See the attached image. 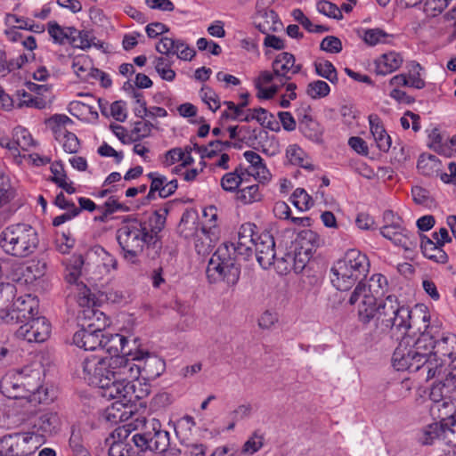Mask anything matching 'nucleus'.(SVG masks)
<instances>
[{
  "instance_id": "36",
  "label": "nucleus",
  "mask_w": 456,
  "mask_h": 456,
  "mask_svg": "<svg viewBox=\"0 0 456 456\" xmlns=\"http://www.w3.org/2000/svg\"><path fill=\"white\" fill-rule=\"evenodd\" d=\"M69 297L74 299L79 306L86 309H92L94 304V296L83 282L76 283V286L69 287Z\"/></svg>"
},
{
  "instance_id": "25",
  "label": "nucleus",
  "mask_w": 456,
  "mask_h": 456,
  "mask_svg": "<svg viewBox=\"0 0 456 456\" xmlns=\"http://www.w3.org/2000/svg\"><path fill=\"white\" fill-rule=\"evenodd\" d=\"M248 170L242 165H238L221 177L220 186L225 192L237 193L240 185L248 181Z\"/></svg>"
},
{
  "instance_id": "48",
  "label": "nucleus",
  "mask_w": 456,
  "mask_h": 456,
  "mask_svg": "<svg viewBox=\"0 0 456 456\" xmlns=\"http://www.w3.org/2000/svg\"><path fill=\"white\" fill-rule=\"evenodd\" d=\"M18 106L20 108H36L38 110L45 109L47 105V101L42 96H35L33 93L27 92L23 89L17 91Z\"/></svg>"
},
{
  "instance_id": "14",
  "label": "nucleus",
  "mask_w": 456,
  "mask_h": 456,
  "mask_svg": "<svg viewBox=\"0 0 456 456\" xmlns=\"http://www.w3.org/2000/svg\"><path fill=\"white\" fill-rule=\"evenodd\" d=\"M37 297L25 294L12 300L10 309H0V324L15 325L35 317L38 314Z\"/></svg>"
},
{
  "instance_id": "23",
  "label": "nucleus",
  "mask_w": 456,
  "mask_h": 456,
  "mask_svg": "<svg viewBox=\"0 0 456 456\" xmlns=\"http://www.w3.org/2000/svg\"><path fill=\"white\" fill-rule=\"evenodd\" d=\"M129 433V429L126 427L118 428L111 433L106 439L109 456H131V447L126 442Z\"/></svg>"
},
{
  "instance_id": "31",
  "label": "nucleus",
  "mask_w": 456,
  "mask_h": 456,
  "mask_svg": "<svg viewBox=\"0 0 456 456\" xmlns=\"http://www.w3.org/2000/svg\"><path fill=\"white\" fill-rule=\"evenodd\" d=\"M420 240V248L427 258L438 264H445L448 261V255L444 250V246L438 245L426 235L421 236Z\"/></svg>"
},
{
  "instance_id": "56",
  "label": "nucleus",
  "mask_w": 456,
  "mask_h": 456,
  "mask_svg": "<svg viewBox=\"0 0 456 456\" xmlns=\"http://www.w3.org/2000/svg\"><path fill=\"white\" fill-rule=\"evenodd\" d=\"M444 425L441 423H432L426 427L422 431L420 437L423 444H431L436 438L442 437L444 439Z\"/></svg>"
},
{
  "instance_id": "46",
  "label": "nucleus",
  "mask_w": 456,
  "mask_h": 456,
  "mask_svg": "<svg viewBox=\"0 0 456 456\" xmlns=\"http://www.w3.org/2000/svg\"><path fill=\"white\" fill-rule=\"evenodd\" d=\"M153 67L159 76L166 81L172 82L175 78V71L171 68L173 62L169 57L155 56L152 61Z\"/></svg>"
},
{
  "instance_id": "11",
  "label": "nucleus",
  "mask_w": 456,
  "mask_h": 456,
  "mask_svg": "<svg viewBox=\"0 0 456 456\" xmlns=\"http://www.w3.org/2000/svg\"><path fill=\"white\" fill-rule=\"evenodd\" d=\"M388 287L387 279L381 273L373 274L369 284L359 282L349 297V304L356 305L357 313H366L370 306L378 304V297L384 295Z\"/></svg>"
},
{
  "instance_id": "49",
  "label": "nucleus",
  "mask_w": 456,
  "mask_h": 456,
  "mask_svg": "<svg viewBox=\"0 0 456 456\" xmlns=\"http://www.w3.org/2000/svg\"><path fill=\"white\" fill-rule=\"evenodd\" d=\"M409 74L407 79H409L410 87L416 89H422L425 87L426 83L424 81V69L421 65L416 61H411L408 64Z\"/></svg>"
},
{
  "instance_id": "58",
  "label": "nucleus",
  "mask_w": 456,
  "mask_h": 456,
  "mask_svg": "<svg viewBox=\"0 0 456 456\" xmlns=\"http://www.w3.org/2000/svg\"><path fill=\"white\" fill-rule=\"evenodd\" d=\"M45 265L37 263H31L21 271V274L26 283H32L37 279L40 278L45 272Z\"/></svg>"
},
{
  "instance_id": "1",
  "label": "nucleus",
  "mask_w": 456,
  "mask_h": 456,
  "mask_svg": "<svg viewBox=\"0 0 456 456\" xmlns=\"http://www.w3.org/2000/svg\"><path fill=\"white\" fill-rule=\"evenodd\" d=\"M142 354L128 350L122 355L102 357L98 354L86 356L81 363L83 378L90 384L102 389V396L116 400L122 407L143 398L149 387L137 391L133 383L141 376Z\"/></svg>"
},
{
  "instance_id": "33",
  "label": "nucleus",
  "mask_w": 456,
  "mask_h": 456,
  "mask_svg": "<svg viewBox=\"0 0 456 456\" xmlns=\"http://www.w3.org/2000/svg\"><path fill=\"white\" fill-rule=\"evenodd\" d=\"M68 110L72 116L86 122L94 121L99 117L96 108L90 102L72 101L69 103Z\"/></svg>"
},
{
  "instance_id": "59",
  "label": "nucleus",
  "mask_w": 456,
  "mask_h": 456,
  "mask_svg": "<svg viewBox=\"0 0 456 456\" xmlns=\"http://www.w3.org/2000/svg\"><path fill=\"white\" fill-rule=\"evenodd\" d=\"M16 289L11 283H0V309H10Z\"/></svg>"
},
{
  "instance_id": "51",
  "label": "nucleus",
  "mask_w": 456,
  "mask_h": 456,
  "mask_svg": "<svg viewBox=\"0 0 456 456\" xmlns=\"http://www.w3.org/2000/svg\"><path fill=\"white\" fill-rule=\"evenodd\" d=\"M55 139L61 143L65 152L73 154L79 150V141L77 135L69 131L61 132L58 131V134L54 135Z\"/></svg>"
},
{
  "instance_id": "63",
  "label": "nucleus",
  "mask_w": 456,
  "mask_h": 456,
  "mask_svg": "<svg viewBox=\"0 0 456 456\" xmlns=\"http://www.w3.org/2000/svg\"><path fill=\"white\" fill-rule=\"evenodd\" d=\"M183 456H205L207 447L198 442L183 443L179 449Z\"/></svg>"
},
{
  "instance_id": "5",
  "label": "nucleus",
  "mask_w": 456,
  "mask_h": 456,
  "mask_svg": "<svg viewBox=\"0 0 456 456\" xmlns=\"http://www.w3.org/2000/svg\"><path fill=\"white\" fill-rule=\"evenodd\" d=\"M357 314L359 321L363 324L376 320L381 327L402 334L409 330L418 320H421L423 324L429 323L430 321V314L425 305H417L411 311L395 295L379 299V303L370 306L365 314L359 312Z\"/></svg>"
},
{
  "instance_id": "52",
  "label": "nucleus",
  "mask_w": 456,
  "mask_h": 456,
  "mask_svg": "<svg viewBox=\"0 0 456 456\" xmlns=\"http://www.w3.org/2000/svg\"><path fill=\"white\" fill-rule=\"evenodd\" d=\"M73 72L81 79H87L93 66L90 59L86 55H77L73 59L72 66Z\"/></svg>"
},
{
  "instance_id": "61",
  "label": "nucleus",
  "mask_w": 456,
  "mask_h": 456,
  "mask_svg": "<svg viewBox=\"0 0 456 456\" xmlns=\"http://www.w3.org/2000/svg\"><path fill=\"white\" fill-rule=\"evenodd\" d=\"M263 436L255 433L244 443L241 453L244 455H253L263 447Z\"/></svg>"
},
{
  "instance_id": "39",
  "label": "nucleus",
  "mask_w": 456,
  "mask_h": 456,
  "mask_svg": "<svg viewBox=\"0 0 456 456\" xmlns=\"http://www.w3.org/2000/svg\"><path fill=\"white\" fill-rule=\"evenodd\" d=\"M95 37L91 31L88 30H77L75 28V33L70 37L69 44L81 50H87L92 46L102 49L103 48L102 42H95Z\"/></svg>"
},
{
  "instance_id": "19",
  "label": "nucleus",
  "mask_w": 456,
  "mask_h": 456,
  "mask_svg": "<svg viewBox=\"0 0 456 456\" xmlns=\"http://www.w3.org/2000/svg\"><path fill=\"white\" fill-rule=\"evenodd\" d=\"M312 256V255L295 248L293 253H287L283 257L277 258L275 269L281 274H286L291 271L300 273Z\"/></svg>"
},
{
  "instance_id": "7",
  "label": "nucleus",
  "mask_w": 456,
  "mask_h": 456,
  "mask_svg": "<svg viewBox=\"0 0 456 456\" xmlns=\"http://www.w3.org/2000/svg\"><path fill=\"white\" fill-rule=\"evenodd\" d=\"M0 388L3 395L9 399L34 406L53 400L49 388L43 384L38 370L24 368L9 372L3 377Z\"/></svg>"
},
{
  "instance_id": "43",
  "label": "nucleus",
  "mask_w": 456,
  "mask_h": 456,
  "mask_svg": "<svg viewBox=\"0 0 456 456\" xmlns=\"http://www.w3.org/2000/svg\"><path fill=\"white\" fill-rule=\"evenodd\" d=\"M441 167V161L435 156L428 153H423L419 156L417 162L419 172L426 176H431L436 174Z\"/></svg>"
},
{
  "instance_id": "27",
  "label": "nucleus",
  "mask_w": 456,
  "mask_h": 456,
  "mask_svg": "<svg viewBox=\"0 0 456 456\" xmlns=\"http://www.w3.org/2000/svg\"><path fill=\"white\" fill-rule=\"evenodd\" d=\"M82 329L77 330L73 336L74 344L86 351H94L99 348L102 334L87 327L86 324H82Z\"/></svg>"
},
{
  "instance_id": "8",
  "label": "nucleus",
  "mask_w": 456,
  "mask_h": 456,
  "mask_svg": "<svg viewBox=\"0 0 456 456\" xmlns=\"http://www.w3.org/2000/svg\"><path fill=\"white\" fill-rule=\"evenodd\" d=\"M39 244L37 230L28 223L12 224L0 232V248L14 258L22 259L34 255Z\"/></svg>"
},
{
  "instance_id": "13",
  "label": "nucleus",
  "mask_w": 456,
  "mask_h": 456,
  "mask_svg": "<svg viewBox=\"0 0 456 456\" xmlns=\"http://www.w3.org/2000/svg\"><path fill=\"white\" fill-rule=\"evenodd\" d=\"M133 441L142 451L161 452L169 444V433L162 429L159 419L152 418L144 421L142 431L134 435Z\"/></svg>"
},
{
  "instance_id": "47",
  "label": "nucleus",
  "mask_w": 456,
  "mask_h": 456,
  "mask_svg": "<svg viewBox=\"0 0 456 456\" xmlns=\"http://www.w3.org/2000/svg\"><path fill=\"white\" fill-rule=\"evenodd\" d=\"M315 73L331 84L336 85L338 82V72L334 65L328 60L317 59L314 62Z\"/></svg>"
},
{
  "instance_id": "44",
  "label": "nucleus",
  "mask_w": 456,
  "mask_h": 456,
  "mask_svg": "<svg viewBox=\"0 0 456 456\" xmlns=\"http://www.w3.org/2000/svg\"><path fill=\"white\" fill-rule=\"evenodd\" d=\"M236 198L244 205H251L262 201L264 195L259 185L255 183L240 188L236 193Z\"/></svg>"
},
{
  "instance_id": "62",
  "label": "nucleus",
  "mask_w": 456,
  "mask_h": 456,
  "mask_svg": "<svg viewBox=\"0 0 456 456\" xmlns=\"http://www.w3.org/2000/svg\"><path fill=\"white\" fill-rule=\"evenodd\" d=\"M317 11L329 17V18H332V19H336V20H341L343 18V15L341 14V10L339 9V7H338L336 4H332L331 2H329V1H325V0H322V1H320L317 3Z\"/></svg>"
},
{
  "instance_id": "15",
  "label": "nucleus",
  "mask_w": 456,
  "mask_h": 456,
  "mask_svg": "<svg viewBox=\"0 0 456 456\" xmlns=\"http://www.w3.org/2000/svg\"><path fill=\"white\" fill-rule=\"evenodd\" d=\"M444 374L442 373L439 377H434L436 379V382L432 386L430 389V399L434 403L437 405L438 410L440 406L446 409L452 405V386L456 383V358L452 362L450 370H443Z\"/></svg>"
},
{
  "instance_id": "60",
  "label": "nucleus",
  "mask_w": 456,
  "mask_h": 456,
  "mask_svg": "<svg viewBox=\"0 0 456 456\" xmlns=\"http://www.w3.org/2000/svg\"><path fill=\"white\" fill-rule=\"evenodd\" d=\"M194 151L193 145H187L182 148V153L180 156L179 164L175 166L173 168V173L176 175H180L184 168L191 166L194 163V159L191 156V152Z\"/></svg>"
},
{
  "instance_id": "16",
  "label": "nucleus",
  "mask_w": 456,
  "mask_h": 456,
  "mask_svg": "<svg viewBox=\"0 0 456 456\" xmlns=\"http://www.w3.org/2000/svg\"><path fill=\"white\" fill-rule=\"evenodd\" d=\"M51 334V324L44 316H35L24 322L16 330V336L28 343L45 342Z\"/></svg>"
},
{
  "instance_id": "9",
  "label": "nucleus",
  "mask_w": 456,
  "mask_h": 456,
  "mask_svg": "<svg viewBox=\"0 0 456 456\" xmlns=\"http://www.w3.org/2000/svg\"><path fill=\"white\" fill-rule=\"evenodd\" d=\"M369 268L366 255L358 249H349L331 267L330 281L338 290H348L367 275Z\"/></svg>"
},
{
  "instance_id": "22",
  "label": "nucleus",
  "mask_w": 456,
  "mask_h": 456,
  "mask_svg": "<svg viewBox=\"0 0 456 456\" xmlns=\"http://www.w3.org/2000/svg\"><path fill=\"white\" fill-rule=\"evenodd\" d=\"M136 352L142 354V360L137 362L142 364L141 376L144 379L153 380L164 372L166 364L161 358L141 349H136Z\"/></svg>"
},
{
  "instance_id": "30",
  "label": "nucleus",
  "mask_w": 456,
  "mask_h": 456,
  "mask_svg": "<svg viewBox=\"0 0 456 456\" xmlns=\"http://www.w3.org/2000/svg\"><path fill=\"white\" fill-rule=\"evenodd\" d=\"M403 62V59L399 53L388 52L375 60V71L385 76L397 70Z\"/></svg>"
},
{
  "instance_id": "57",
  "label": "nucleus",
  "mask_w": 456,
  "mask_h": 456,
  "mask_svg": "<svg viewBox=\"0 0 456 456\" xmlns=\"http://www.w3.org/2000/svg\"><path fill=\"white\" fill-rule=\"evenodd\" d=\"M389 35L380 28H369L363 32L362 40L370 46L386 44Z\"/></svg>"
},
{
  "instance_id": "20",
  "label": "nucleus",
  "mask_w": 456,
  "mask_h": 456,
  "mask_svg": "<svg viewBox=\"0 0 456 456\" xmlns=\"http://www.w3.org/2000/svg\"><path fill=\"white\" fill-rule=\"evenodd\" d=\"M254 27L262 34L276 32L282 27L277 13L273 10L260 7V1L256 4V12L252 16Z\"/></svg>"
},
{
  "instance_id": "2",
  "label": "nucleus",
  "mask_w": 456,
  "mask_h": 456,
  "mask_svg": "<svg viewBox=\"0 0 456 456\" xmlns=\"http://www.w3.org/2000/svg\"><path fill=\"white\" fill-rule=\"evenodd\" d=\"M12 424L20 431L0 438V456H31L45 438L59 430L61 419L54 411L26 410Z\"/></svg>"
},
{
  "instance_id": "18",
  "label": "nucleus",
  "mask_w": 456,
  "mask_h": 456,
  "mask_svg": "<svg viewBox=\"0 0 456 456\" xmlns=\"http://www.w3.org/2000/svg\"><path fill=\"white\" fill-rule=\"evenodd\" d=\"M302 64L297 63L295 56L289 52L278 53L272 63V69L276 77L285 84L293 76L298 74L302 69Z\"/></svg>"
},
{
  "instance_id": "34",
  "label": "nucleus",
  "mask_w": 456,
  "mask_h": 456,
  "mask_svg": "<svg viewBox=\"0 0 456 456\" xmlns=\"http://www.w3.org/2000/svg\"><path fill=\"white\" fill-rule=\"evenodd\" d=\"M224 104L226 106V109L222 112V119L248 122V109L246 108L248 105V102L247 100L239 104L226 101Z\"/></svg>"
},
{
  "instance_id": "37",
  "label": "nucleus",
  "mask_w": 456,
  "mask_h": 456,
  "mask_svg": "<svg viewBox=\"0 0 456 456\" xmlns=\"http://www.w3.org/2000/svg\"><path fill=\"white\" fill-rule=\"evenodd\" d=\"M320 237L316 232L311 230H305L299 232L295 241V248L314 255L316 248L320 246Z\"/></svg>"
},
{
  "instance_id": "55",
  "label": "nucleus",
  "mask_w": 456,
  "mask_h": 456,
  "mask_svg": "<svg viewBox=\"0 0 456 456\" xmlns=\"http://www.w3.org/2000/svg\"><path fill=\"white\" fill-rule=\"evenodd\" d=\"M199 94L201 101L213 112H216L221 107L220 98L211 87L203 86L200 90Z\"/></svg>"
},
{
  "instance_id": "12",
  "label": "nucleus",
  "mask_w": 456,
  "mask_h": 456,
  "mask_svg": "<svg viewBox=\"0 0 456 456\" xmlns=\"http://www.w3.org/2000/svg\"><path fill=\"white\" fill-rule=\"evenodd\" d=\"M217 212V208L215 206H208L203 208L204 224L202 225L197 221L191 223L182 221L179 225L182 235L185 239L194 240L195 247L199 251H200V248H199L200 242L201 243V248H208L211 245L213 240L211 236L214 235L212 228H215L216 225Z\"/></svg>"
},
{
  "instance_id": "54",
  "label": "nucleus",
  "mask_w": 456,
  "mask_h": 456,
  "mask_svg": "<svg viewBox=\"0 0 456 456\" xmlns=\"http://www.w3.org/2000/svg\"><path fill=\"white\" fill-rule=\"evenodd\" d=\"M305 92L311 99L318 100L330 94V86L325 81L314 80L307 85Z\"/></svg>"
},
{
  "instance_id": "29",
  "label": "nucleus",
  "mask_w": 456,
  "mask_h": 456,
  "mask_svg": "<svg viewBox=\"0 0 456 456\" xmlns=\"http://www.w3.org/2000/svg\"><path fill=\"white\" fill-rule=\"evenodd\" d=\"M244 159L250 164L252 168L251 175L260 183H268L272 178L269 169L266 167L263 159L253 151H246L243 153Z\"/></svg>"
},
{
  "instance_id": "21",
  "label": "nucleus",
  "mask_w": 456,
  "mask_h": 456,
  "mask_svg": "<svg viewBox=\"0 0 456 456\" xmlns=\"http://www.w3.org/2000/svg\"><path fill=\"white\" fill-rule=\"evenodd\" d=\"M380 234L391 240L395 246L401 247L405 250L412 247L411 234L409 231L401 225L400 218H396L392 224H386L380 228Z\"/></svg>"
},
{
  "instance_id": "40",
  "label": "nucleus",
  "mask_w": 456,
  "mask_h": 456,
  "mask_svg": "<svg viewBox=\"0 0 456 456\" xmlns=\"http://www.w3.org/2000/svg\"><path fill=\"white\" fill-rule=\"evenodd\" d=\"M232 142L225 141H213L210 142L207 146H200L197 143L193 144V149L196 152L200 155L202 159H208L211 161L214 160L221 152L226 149L231 148Z\"/></svg>"
},
{
  "instance_id": "4",
  "label": "nucleus",
  "mask_w": 456,
  "mask_h": 456,
  "mask_svg": "<svg viewBox=\"0 0 456 456\" xmlns=\"http://www.w3.org/2000/svg\"><path fill=\"white\" fill-rule=\"evenodd\" d=\"M256 226L252 223H245L240 225L236 243H224L218 247L210 257L206 273L209 282L216 283L225 281L228 285L237 283L240 274V268L235 262L237 254L244 259L253 254V247L256 242Z\"/></svg>"
},
{
  "instance_id": "53",
  "label": "nucleus",
  "mask_w": 456,
  "mask_h": 456,
  "mask_svg": "<svg viewBox=\"0 0 456 456\" xmlns=\"http://www.w3.org/2000/svg\"><path fill=\"white\" fill-rule=\"evenodd\" d=\"M256 121L263 126H266L273 130L274 123L273 116L264 108L248 109V122Z\"/></svg>"
},
{
  "instance_id": "24",
  "label": "nucleus",
  "mask_w": 456,
  "mask_h": 456,
  "mask_svg": "<svg viewBox=\"0 0 456 456\" xmlns=\"http://www.w3.org/2000/svg\"><path fill=\"white\" fill-rule=\"evenodd\" d=\"M151 180L150 191L147 195V199H154L155 192L159 193L160 198H167L172 195L177 189V180L172 179L170 181L167 178L157 172H151L148 175Z\"/></svg>"
},
{
  "instance_id": "6",
  "label": "nucleus",
  "mask_w": 456,
  "mask_h": 456,
  "mask_svg": "<svg viewBox=\"0 0 456 456\" xmlns=\"http://www.w3.org/2000/svg\"><path fill=\"white\" fill-rule=\"evenodd\" d=\"M427 336L419 335L416 339L410 336L402 338L392 358L396 370L419 372V376L427 381L436 377L441 362L428 357L430 338Z\"/></svg>"
},
{
  "instance_id": "32",
  "label": "nucleus",
  "mask_w": 456,
  "mask_h": 456,
  "mask_svg": "<svg viewBox=\"0 0 456 456\" xmlns=\"http://www.w3.org/2000/svg\"><path fill=\"white\" fill-rule=\"evenodd\" d=\"M100 347L110 354L118 355V353H127L125 348L128 344L126 338L120 334L103 333L101 338Z\"/></svg>"
},
{
  "instance_id": "28",
  "label": "nucleus",
  "mask_w": 456,
  "mask_h": 456,
  "mask_svg": "<svg viewBox=\"0 0 456 456\" xmlns=\"http://www.w3.org/2000/svg\"><path fill=\"white\" fill-rule=\"evenodd\" d=\"M370 130L379 151L387 152L392 145L390 135L387 133L379 117L376 114L369 116Z\"/></svg>"
},
{
  "instance_id": "35",
  "label": "nucleus",
  "mask_w": 456,
  "mask_h": 456,
  "mask_svg": "<svg viewBox=\"0 0 456 456\" xmlns=\"http://www.w3.org/2000/svg\"><path fill=\"white\" fill-rule=\"evenodd\" d=\"M285 155L286 159L289 164L308 170L314 169L310 158L297 144H289L286 149Z\"/></svg>"
},
{
  "instance_id": "45",
  "label": "nucleus",
  "mask_w": 456,
  "mask_h": 456,
  "mask_svg": "<svg viewBox=\"0 0 456 456\" xmlns=\"http://www.w3.org/2000/svg\"><path fill=\"white\" fill-rule=\"evenodd\" d=\"M12 143H15V148L19 149L20 151H29L37 144L28 130L22 126H17L13 129Z\"/></svg>"
},
{
  "instance_id": "42",
  "label": "nucleus",
  "mask_w": 456,
  "mask_h": 456,
  "mask_svg": "<svg viewBox=\"0 0 456 456\" xmlns=\"http://www.w3.org/2000/svg\"><path fill=\"white\" fill-rule=\"evenodd\" d=\"M84 265V259L81 255L72 256L69 260V263L66 265L65 269V280L69 284V287L76 286V283H80L78 281L82 266Z\"/></svg>"
},
{
  "instance_id": "38",
  "label": "nucleus",
  "mask_w": 456,
  "mask_h": 456,
  "mask_svg": "<svg viewBox=\"0 0 456 456\" xmlns=\"http://www.w3.org/2000/svg\"><path fill=\"white\" fill-rule=\"evenodd\" d=\"M47 32L56 45H64L66 42L70 41L72 34L75 33L74 27H61L56 20H50L47 23Z\"/></svg>"
},
{
  "instance_id": "3",
  "label": "nucleus",
  "mask_w": 456,
  "mask_h": 456,
  "mask_svg": "<svg viewBox=\"0 0 456 456\" xmlns=\"http://www.w3.org/2000/svg\"><path fill=\"white\" fill-rule=\"evenodd\" d=\"M168 210L159 208L144 220H126L117 230L116 239L124 259L131 264L138 263V256L145 248L154 247L160 240Z\"/></svg>"
},
{
  "instance_id": "17",
  "label": "nucleus",
  "mask_w": 456,
  "mask_h": 456,
  "mask_svg": "<svg viewBox=\"0 0 456 456\" xmlns=\"http://www.w3.org/2000/svg\"><path fill=\"white\" fill-rule=\"evenodd\" d=\"M253 248L258 264L263 269H268L271 265L275 266V243L270 232H263L256 237Z\"/></svg>"
},
{
  "instance_id": "10",
  "label": "nucleus",
  "mask_w": 456,
  "mask_h": 456,
  "mask_svg": "<svg viewBox=\"0 0 456 456\" xmlns=\"http://www.w3.org/2000/svg\"><path fill=\"white\" fill-rule=\"evenodd\" d=\"M420 335L429 337V348L428 357L441 362V367L436 371V376L444 374L443 370H450L452 362L456 358V335L448 331H443L439 321H429L424 323Z\"/></svg>"
},
{
  "instance_id": "41",
  "label": "nucleus",
  "mask_w": 456,
  "mask_h": 456,
  "mask_svg": "<svg viewBox=\"0 0 456 456\" xmlns=\"http://www.w3.org/2000/svg\"><path fill=\"white\" fill-rule=\"evenodd\" d=\"M85 319L88 321L87 327L95 330V331L103 334L106 327L110 325V320L102 311L92 309H85L83 311Z\"/></svg>"
},
{
  "instance_id": "26",
  "label": "nucleus",
  "mask_w": 456,
  "mask_h": 456,
  "mask_svg": "<svg viewBox=\"0 0 456 456\" xmlns=\"http://www.w3.org/2000/svg\"><path fill=\"white\" fill-rule=\"evenodd\" d=\"M276 77L273 70H264L254 79V86L256 90V97L262 100L272 99L280 90L277 85H270Z\"/></svg>"
},
{
  "instance_id": "50",
  "label": "nucleus",
  "mask_w": 456,
  "mask_h": 456,
  "mask_svg": "<svg viewBox=\"0 0 456 456\" xmlns=\"http://www.w3.org/2000/svg\"><path fill=\"white\" fill-rule=\"evenodd\" d=\"M291 203L299 211L309 210L314 206V200L303 188H297L291 197Z\"/></svg>"
},
{
  "instance_id": "64",
  "label": "nucleus",
  "mask_w": 456,
  "mask_h": 456,
  "mask_svg": "<svg viewBox=\"0 0 456 456\" xmlns=\"http://www.w3.org/2000/svg\"><path fill=\"white\" fill-rule=\"evenodd\" d=\"M128 207L118 201L117 199L110 197L102 205L98 206L97 211H105L109 216L117 212H127Z\"/></svg>"
}]
</instances>
